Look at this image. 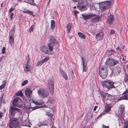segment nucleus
I'll return each instance as SVG.
<instances>
[{
	"label": "nucleus",
	"instance_id": "1",
	"mask_svg": "<svg viewBox=\"0 0 128 128\" xmlns=\"http://www.w3.org/2000/svg\"><path fill=\"white\" fill-rule=\"evenodd\" d=\"M58 43L56 39L54 36H51L49 40V43L48 46L49 47V50L52 51L53 50V47L56 44Z\"/></svg>",
	"mask_w": 128,
	"mask_h": 128
},
{
	"label": "nucleus",
	"instance_id": "2",
	"mask_svg": "<svg viewBox=\"0 0 128 128\" xmlns=\"http://www.w3.org/2000/svg\"><path fill=\"white\" fill-rule=\"evenodd\" d=\"M108 70L107 67L104 66L99 70L98 72L100 76L103 79H105L107 76Z\"/></svg>",
	"mask_w": 128,
	"mask_h": 128
},
{
	"label": "nucleus",
	"instance_id": "3",
	"mask_svg": "<svg viewBox=\"0 0 128 128\" xmlns=\"http://www.w3.org/2000/svg\"><path fill=\"white\" fill-rule=\"evenodd\" d=\"M17 112H18L19 113V114L20 115L21 114V110L18 108L11 106L9 110L10 118L14 117L15 114Z\"/></svg>",
	"mask_w": 128,
	"mask_h": 128
},
{
	"label": "nucleus",
	"instance_id": "4",
	"mask_svg": "<svg viewBox=\"0 0 128 128\" xmlns=\"http://www.w3.org/2000/svg\"><path fill=\"white\" fill-rule=\"evenodd\" d=\"M9 126L11 128H16L19 125L18 120L17 118H10Z\"/></svg>",
	"mask_w": 128,
	"mask_h": 128
},
{
	"label": "nucleus",
	"instance_id": "5",
	"mask_svg": "<svg viewBox=\"0 0 128 128\" xmlns=\"http://www.w3.org/2000/svg\"><path fill=\"white\" fill-rule=\"evenodd\" d=\"M39 96L42 98H46L49 95V92L48 91L45 89H39L38 90Z\"/></svg>",
	"mask_w": 128,
	"mask_h": 128
},
{
	"label": "nucleus",
	"instance_id": "6",
	"mask_svg": "<svg viewBox=\"0 0 128 128\" xmlns=\"http://www.w3.org/2000/svg\"><path fill=\"white\" fill-rule=\"evenodd\" d=\"M114 84L112 81L108 80L104 82L102 86L104 88H111L115 87L114 85Z\"/></svg>",
	"mask_w": 128,
	"mask_h": 128
},
{
	"label": "nucleus",
	"instance_id": "7",
	"mask_svg": "<svg viewBox=\"0 0 128 128\" xmlns=\"http://www.w3.org/2000/svg\"><path fill=\"white\" fill-rule=\"evenodd\" d=\"M22 100L18 97L15 98L14 99L12 102V104L14 107H17L20 108V104L22 103Z\"/></svg>",
	"mask_w": 128,
	"mask_h": 128
},
{
	"label": "nucleus",
	"instance_id": "8",
	"mask_svg": "<svg viewBox=\"0 0 128 128\" xmlns=\"http://www.w3.org/2000/svg\"><path fill=\"white\" fill-rule=\"evenodd\" d=\"M105 63L106 65L110 66H114L117 64H118L119 62L118 60L110 58H107Z\"/></svg>",
	"mask_w": 128,
	"mask_h": 128
},
{
	"label": "nucleus",
	"instance_id": "9",
	"mask_svg": "<svg viewBox=\"0 0 128 128\" xmlns=\"http://www.w3.org/2000/svg\"><path fill=\"white\" fill-rule=\"evenodd\" d=\"M124 106L123 105H120L118 110V116L120 118H123L124 116Z\"/></svg>",
	"mask_w": 128,
	"mask_h": 128
},
{
	"label": "nucleus",
	"instance_id": "10",
	"mask_svg": "<svg viewBox=\"0 0 128 128\" xmlns=\"http://www.w3.org/2000/svg\"><path fill=\"white\" fill-rule=\"evenodd\" d=\"M48 87L50 90V92L52 94H53L54 88L53 81L50 80H49L48 81Z\"/></svg>",
	"mask_w": 128,
	"mask_h": 128
},
{
	"label": "nucleus",
	"instance_id": "11",
	"mask_svg": "<svg viewBox=\"0 0 128 128\" xmlns=\"http://www.w3.org/2000/svg\"><path fill=\"white\" fill-rule=\"evenodd\" d=\"M107 100L110 104H115L114 101L113 97L111 95L108 94L106 96Z\"/></svg>",
	"mask_w": 128,
	"mask_h": 128
},
{
	"label": "nucleus",
	"instance_id": "12",
	"mask_svg": "<svg viewBox=\"0 0 128 128\" xmlns=\"http://www.w3.org/2000/svg\"><path fill=\"white\" fill-rule=\"evenodd\" d=\"M40 50L44 53L48 54H51L48 51V48L47 46H42L40 48Z\"/></svg>",
	"mask_w": 128,
	"mask_h": 128
},
{
	"label": "nucleus",
	"instance_id": "13",
	"mask_svg": "<svg viewBox=\"0 0 128 128\" xmlns=\"http://www.w3.org/2000/svg\"><path fill=\"white\" fill-rule=\"evenodd\" d=\"M96 16V15L95 14L92 13L90 14H88L85 15H82V16L84 19L85 20L89 19L92 17Z\"/></svg>",
	"mask_w": 128,
	"mask_h": 128
},
{
	"label": "nucleus",
	"instance_id": "14",
	"mask_svg": "<svg viewBox=\"0 0 128 128\" xmlns=\"http://www.w3.org/2000/svg\"><path fill=\"white\" fill-rule=\"evenodd\" d=\"M113 4L112 2V1H108L102 3L101 4L103 5H104L106 6V8H108Z\"/></svg>",
	"mask_w": 128,
	"mask_h": 128
},
{
	"label": "nucleus",
	"instance_id": "15",
	"mask_svg": "<svg viewBox=\"0 0 128 128\" xmlns=\"http://www.w3.org/2000/svg\"><path fill=\"white\" fill-rule=\"evenodd\" d=\"M24 67V71L26 72H28L30 71L32 69V67L28 64H25V66Z\"/></svg>",
	"mask_w": 128,
	"mask_h": 128
},
{
	"label": "nucleus",
	"instance_id": "16",
	"mask_svg": "<svg viewBox=\"0 0 128 128\" xmlns=\"http://www.w3.org/2000/svg\"><path fill=\"white\" fill-rule=\"evenodd\" d=\"M81 2H80V3H78V7H80V9L82 11H83L84 10H86L87 6L86 5H84V4H81Z\"/></svg>",
	"mask_w": 128,
	"mask_h": 128
},
{
	"label": "nucleus",
	"instance_id": "17",
	"mask_svg": "<svg viewBox=\"0 0 128 128\" xmlns=\"http://www.w3.org/2000/svg\"><path fill=\"white\" fill-rule=\"evenodd\" d=\"M60 72L62 76L66 80L68 79V77L65 72L62 69L60 68Z\"/></svg>",
	"mask_w": 128,
	"mask_h": 128
},
{
	"label": "nucleus",
	"instance_id": "18",
	"mask_svg": "<svg viewBox=\"0 0 128 128\" xmlns=\"http://www.w3.org/2000/svg\"><path fill=\"white\" fill-rule=\"evenodd\" d=\"M32 90L30 88H27L25 91V94L28 97H30Z\"/></svg>",
	"mask_w": 128,
	"mask_h": 128
},
{
	"label": "nucleus",
	"instance_id": "19",
	"mask_svg": "<svg viewBox=\"0 0 128 128\" xmlns=\"http://www.w3.org/2000/svg\"><path fill=\"white\" fill-rule=\"evenodd\" d=\"M103 36V32H101L97 34L96 35V40H99L102 39Z\"/></svg>",
	"mask_w": 128,
	"mask_h": 128
},
{
	"label": "nucleus",
	"instance_id": "20",
	"mask_svg": "<svg viewBox=\"0 0 128 128\" xmlns=\"http://www.w3.org/2000/svg\"><path fill=\"white\" fill-rule=\"evenodd\" d=\"M114 20L113 16L112 14H110L108 18V22L109 24H112Z\"/></svg>",
	"mask_w": 128,
	"mask_h": 128
},
{
	"label": "nucleus",
	"instance_id": "21",
	"mask_svg": "<svg viewBox=\"0 0 128 128\" xmlns=\"http://www.w3.org/2000/svg\"><path fill=\"white\" fill-rule=\"evenodd\" d=\"M100 18V16H97L91 19V21L92 22H96L99 21Z\"/></svg>",
	"mask_w": 128,
	"mask_h": 128
},
{
	"label": "nucleus",
	"instance_id": "22",
	"mask_svg": "<svg viewBox=\"0 0 128 128\" xmlns=\"http://www.w3.org/2000/svg\"><path fill=\"white\" fill-rule=\"evenodd\" d=\"M32 102L33 103H34L36 104H38L39 105L43 104L44 102L42 100H40V101H36L35 100H32Z\"/></svg>",
	"mask_w": 128,
	"mask_h": 128
},
{
	"label": "nucleus",
	"instance_id": "23",
	"mask_svg": "<svg viewBox=\"0 0 128 128\" xmlns=\"http://www.w3.org/2000/svg\"><path fill=\"white\" fill-rule=\"evenodd\" d=\"M48 122L46 121L40 122L38 124V126H47L48 125Z\"/></svg>",
	"mask_w": 128,
	"mask_h": 128
},
{
	"label": "nucleus",
	"instance_id": "24",
	"mask_svg": "<svg viewBox=\"0 0 128 128\" xmlns=\"http://www.w3.org/2000/svg\"><path fill=\"white\" fill-rule=\"evenodd\" d=\"M82 60L83 66V71L86 72L87 70V68H86V62H85L84 60L82 58Z\"/></svg>",
	"mask_w": 128,
	"mask_h": 128
},
{
	"label": "nucleus",
	"instance_id": "25",
	"mask_svg": "<svg viewBox=\"0 0 128 128\" xmlns=\"http://www.w3.org/2000/svg\"><path fill=\"white\" fill-rule=\"evenodd\" d=\"M14 37L13 35H11L9 37V43L11 44L14 43Z\"/></svg>",
	"mask_w": 128,
	"mask_h": 128
},
{
	"label": "nucleus",
	"instance_id": "26",
	"mask_svg": "<svg viewBox=\"0 0 128 128\" xmlns=\"http://www.w3.org/2000/svg\"><path fill=\"white\" fill-rule=\"evenodd\" d=\"M100 94L101 95L102 97V99L105 98L106 96H107L108 94V93H105L104 92H100Z\"/></svg>",
	"mask_w": 128,
	"mask_h": 128
},
{
	"label": "nucleus",
	"instance_id": "27",
	"mask_svg": "<svg viewBox=\"0 0 128 128\" xmlns=\"http://www.w3.org/2000/svg\"><path fill=\"white\" fill-rule=\"evenodd\" d=\"M128 99V93L125 94L122 96L121 97L118 99L119 100H120L122 99Z\"/></svg>",
	"mask_w": 128,
	"mask_h": 128
},
{
	"label": "nucleus",
	"instance_id": "28",
	"mask_svg": "<svg viewBox=\"0 0 128 128\" xmlns=\"http://www.w3.org/2000/svg\"><path fill=\"white\" fill-rule=\"evenodd\" d=\"M55 23L54 20H52L51 21V28L52 29H54L55 28Z\"/></svg>",
	"mask_w": 128,
	"mask_h": 128
},
{
	"label": "nucleus",
	"instance_id": "29",
	"mask_svg": "<svg viewBox=\"0 0 128 128\" xmlns=\"http://www.w3.org/2000/svg\"><path fill=\"white\" fill-rule=\"evenodd\" d=\"M78 35L80 37L83 39H84L86 38L85 35L81 32H79L78 33Z\"/></svg>",
	"mask_w": 128,
	"mask_h": 128
},
{
	"label": "nucleus",
	"instance_id": "30",
	"mask_svg": "<svg viewBox=\"0 0 128 128\" xmlns=\"http://www.w3.org/2000/svg\"><path fill=\"white\" fill-rule=\"evenodd\" d=\"M111 107L108 105H106L105 107L104 110L106 112H108L110 111L111 109Z\"/></svg>",
	"mask_w": 128,
	"mask_h": 128
},
{
	"label": "nucleus",
	"instance_id": "31",
	"mask_svg": "<svg viewBox=\"0 0 128 128\" xmlns=\"http://www.w3.org/2000/svg\"><path fill=\"white\" fill-rule=\"evenodd\" d=\"M26 2L32 5L35 6L36 4L34 2V0H26Z\"/></svg>",
	"mask_w": 128,
	"mask_h": 128
},
{
	"label": "nucleus",
	"instance_id": "32",
	"mask_svg": "<svg viewBox=\"0 0 128 128\" xmlns=\"http://www.w3.org/2000/svg\"><path fill=\"white\" fill-rule=\"evenodd\" d=\"M72 25L70 24H68L66 26L67 31L68 32H69L71 28L72 27Z\"/></svg>",
	"mask_w": 128,
	"mask_h": 128
},
{
	"label": "nucleus",
	"instance_id": "33",
	"mask_svg": "<svg viewBox=\"0 0 128 128\" xmlns=\"http://www.w3.org/2000/svg\"><path fill=\"white\" fill-rule=\"evenodd\" d=\"M16 95L17 96H23V94L21 90H20L16 93Z\"/></svg>",
	"mask_w": 128,
	"mask_h": 128
},
{
	"label": "nucleus",
	"instance_id": "34",
	"mask_svg": "<svg viewBox=\"0 0 128 128\" xmlns=\"http://www.w3.org/2000/svg\"><path fill=\"white\" fill-rule=\"evenodd\" d=\"M116 70L114 75H117L119 74L120 72V68H116Z\"/></svg>",
	"mask_w": 128,
	"mask_h": 128
},
{
	"label": "nucleus",
	"instance_id": "35",
	"mask_svg": "<svg viewBox=\"0 0 128 128\" xmlns=\"http://www.w3.org/2000/svg\"><path fill=\"white\" fill-rule=\"evenodd\" d=\"M6 84V81L4 80L2 82V84L0 86V89L2 90L5 86Z\"/></svg>",
	"mask_w": 128,
	"mask_h": 128
},
{
	"label": "nucleus",
	"instance_id": "36",
	"mask_svg": "<svg viewBox=\"0 0 128 128\" xmlns=\"http://www.w3.org/2000/svg\"><path fill=\"white\" fill-rule=\"evenodd\" d=\"M23 123L24 124L23 125L24 126H28V124L29 122L28 120H26L23 122Z\"/></svg>",
	"mask_w": 128,
	"mask_h": 128
},
{
	"label": "nucleus",
	"instance_id": "37",
	"mask_svg": "<svg viewBox=\"0 0 128 128\" xmlns=\"http://www.w3.org/2000/svg\"><path fill=\"white\" fill-rule=\"evenodd\" d=\"M100 7L101 8V9L103 11H104L106 10V8H107L104 5H102L101 4L100 5Z\"/></svg>",
	"mask_w": 128,
	"mask_h": 128
},
{
	"label": "nucleus",
	"instance_id": "38",
	"mask_svg": "<svg viewBox=\"0 0 128 128\" xmlns=\"http://www.w3.org/2000/svg\"><path fill=\"white\" fill-rule=\"evenodd\" d=\"M46 105H44L42 107L37 106H35L34 107H33L32 108V110H35L36 109H38V108H41L44 107H46Z\"/></svg>",
	"mask_w": 128,
	"mask_h": 128
},
{
	"label": "nucleus",
	"instance_id": "39",
	"mask_svg": "<svg viewBox=\"0 0 128 128\" xmlns=\"http://www.w3.org/2000/svg\"><path fill=\"white\" fill-rule=\"evenodd\" d=\"M44 62H43L42 60V61H39L37 62L36 64V66H40Z\"/></svg>",
	"mask_w": 128,
	"mask_h": 128
},
{
	"label": "nucleus",
	"instance_id": "40",
	"mask_svg": "<svg viewBox=\"0 0 128 128\" xmlns=\"http://www.w3.org/2000/svg\"><path fill=\"white\" fill-rule=\"evenodd\" d=\"M50 58L48 56H46L43 60H42L44 63L48 60L50 59Z\"/></svg>",
	"mask_w": 128,
	"mask_h": 128
},
{
	"label": "nucleus",
	"instance_id": "41",
	"mask_svg": "<svg viewBox=\"0 0 128 128\" xmlns=\"http://www.w3.org/2000/svg\"><path fill=\"white\" fill-rule=\"evenodd\" d=\"M28 82V81L27 80H26L23 81L22 84L21 85L22 86H25Z\"/></svg>",
	"mask_w": 128,
	"mask_h": 128
},
{
	"label": "nucleus",
	"instance_id": "42",
	"mask_svg": "<svg viewBox=\"0 0 128 128\" xmlns=\"http://www.w3.org/2000/svg\"><path fill=\"white\" fill-rule=\"evenodd\" d=\"M124 128H128V122H124Z\"/></svg>",
	"mask_w": 128,
	"mask_h": 128
},
{
	"label": "nucleus",
	"instance_id": "43",
	"mask_svg": "<svg viewBox=\"0 0 128 128\" xmlns=\"http://www.w3.org/2000/svg\"><path fill=\"white\" fill-rule=\"evenodd\" d=\"M125 82L126 83H128V76L126 75L125 78Z\"/></svg>",
	"mask_w": 128,
	"mask_h": 128
},
{
	"label": "nucleus",
	"instance_id": "44",
	"mask_svg": "<svg viewBox=\"0 0 128 128\" xmlns=\"http://www.w3.org/2000/svg\"><path fill=\"white\" fill-rule=\"evenodd\" d=\"M108 52H109L111 53V54H113L112 52H113L114 54L116 53L115 52V51H114L113 50H109Z\"/></svg>",
	"mask_w": 128,
	"mask_h": 128
},
{
	"label": "nucleus",
	"instance_id": "45",
	"mask_svg": "<svg viewBox=\"0 0 128 128\" xmlns=\"http://www.w3.org/2000/svg\"><path fill=\"white\" fill-rule=\"evenodd\" d=\"M33 25H32L30 28L29 30V32H31L33 30Z\"/></svg>",
	"mask_w": 128,
	"mask_h": 128
},
{
	"label": "nucleus",
	"instance_id": "46",
	"mask_svg": "<svg viewBox=\"0 0 128 128\" xmlns=\"http://www.w3.org/2000/svg\"><path fill=\"white\" fill-rule=\"evenodd\" d=\"M74 2H78V3H80V2H82L81 0H72Z\"/></svg>",
	"mask_w": 128,
	"mask_h": 128
},
{
	"label": "nucleus",
	"instance_id": "47",
	"mask_svg": "<svg viewBox=\"0 0 128 128\" xmlns=\"http://www.w3.org/2000/svg\"><path fill=\"white\" fill-rule=\"evenodd\" d=\"M5 48L4 47H3L2 50V54H4L5 53Z\"/></svg>",
	"mask_w": 128,
	"mask_h": 128
},
{
	"label": "nucleus",
	"instance_id": "48",
	"mask_svg": "<svg viewBox=\"0 0 128 128\" xmlns=\"http://www.w3.org/2000/svg\"><path fill=\"white\" fill-rule=\"evenodd\" d=\"M28 13L31 15H33V12L32 11L28 10Z\"/></svg>",
	"mask_w": 128,
	"mask_h": 128
},
{
	"label": "nucleus",
	"instance_id": "49",
	"mask_svg": "<svg viewBox=\"0 0 128 128\" xmlns=\"http://www.w3.org/2000/svg\"><path fill=\"white\" fill-rule=\"evenodd\" d=\"M14 13H11L10 15V18L11 20H12L13 19V16H14Z\"/></svg>",
	"mask_w": 128,
	"mask_h": 128
},
{
	"label": "nucleus",
	"instance_id": "50",
	"mask_svg": "<svg viewBox=\"0 0 128 128\" xmlns=\"http://www.w3.org/2000/svg\"><path fill=\"white\" fill-rule=\"evenodd\" d=\"M115 33L114 31L113 30H112L110 32V33L111 34H114Z\"/></svg>",
	"mask_w": 128,
	"mask_h": 128
},
{
	"label": "nucleus",
	"instance_id": "51",
	"mask_svg": "<svg viewBox=\"0 0 128 128\" xmlns=\"http://www.w3.org/2000/svg\"><path fill=\"white\" fill-rule=\"evenodd\" d=\"M14 29H12V30L10 32L12 34V35H13V34L14 33Z\"/></svg>",
	"mask_w": 128,
	"mask_h": 128
},
{
	"label": "nucleus",
	"instance_id": "52",
	"mask_svg": "<svg viewBox=\"0 0 128 128\" xmlns=\"http://www.w3.org/2000/svg\"><path fill=\"white\" fill-rule=\"evenodd\" d=\"M102 128H109L108 126H106L104 125H102Z\"/></svg>",
	"mask_w": 128,
	"mask_h": 128
},
{
	"label": "nucleus",
	"instance_id": "53",
	"mask_svg": "<svg viewBox=\"0 0 128 128\" xmlns=\"http://www.w3.org/2000/svg\"><path fill=\"white\" fill-rule=\"evenodd\" d=\"M3 96V94H2L1 95V96L0 98V100L2 101Z\"/></svg>",
	"mask_w": 128,
	"mask_h": 128
},
{
	"label": "nucleus",
	"instance_id": "54",
	"mask_svg": "<svg viewBox=\"0 0 128 128\" xmlns=\"http://www.w3.org/2000/svg\"><path fill=\"white\" fill-rule=\"evenodd\" d=\"M126 93H128V88L126 89V91L124 92L123 94H126Z\"/></svg>",
	"mask_w": 128,
	"mask_h": 128
},
{
	"label": "nucleus",
	"instance_id": "55",
	"mask_svg": "<svg viewBox=\"0 0 128 128\" xmlns=\"http://www.w3.org/2000/svg\"><path fill=\"white\" fill-rule=\"evenodd\" d=\"M14 10V9L13 8H10L9 10V12L10 13H11L12 11Z\"/></svg>",
	"mask_w": 128,
	"mask_h": 128
},
{
	"label": "nucleus",
	"instance_id": "56",
	"mask_svg": "<svg viewBox=\"0 0 128 128\" xmlns=\"http://www.w3.org/2000/svg\"><path fill=\"white\" fill-rule=\"evenodd\" d=\"M30 60V58H28L27 59V61H26V64H28V62H29V61Z\"/></svg>",
	"mask_w": 128,
	"mask_h": 128
},
{
	"label": "nucleus",
	"instance_id": "57",
	"mask_svg": "<svg viewBox=\"0 0 128 128\" xmlns=\"http://www.w3.org/2000/svg\"><path fill=\"white\" fill-rule=\"evenodd\" d=\"M2 116V112H0V119H1Z\"/></svg>",
	"mask_w": 128,
	"mask_h": 128
},
{
	"label": "nucleus",
	"instance_id": "58",
	"mask_svg": "<svg viewBox=\"0 0 128 128\" xmlns=\"http://www.w3.org/2000/svg\"><path fill=\"white\" fill-rule=\"evenodd\" d=\"M98 108V106H95L94 107V111L96 110V108Z\"/></svg>",
	"mask_w": 128,
	"mask_h": 128
},
{
	"label": "nucleus",
	"instance_id": "59",
	"mask_svg": "<svg viewBox=\"0 0 128 128\" xmlns=\"http://www.w3.org/2000/svg\"><path fill=\"white\" fill-rule=\"evenodd\" d=\"M28 10H27L26 11H24V13H28Z\"/></svg>",
	"mask_w": 128,
	"mask_h": 128
},
{
	"label": "nucleus",
	"instance_id": "60",
	"mask_svg": "<svg viewBox=\"0 0 128 128\" xmlns=\"http://www.w3.org/2000/svg\"><path fill=\"white\" fill-rule=\"evenodd\" d=\"M121 49H119V50H118V52H121Z\"/></svg>",
	"mask_w": 128,
	"mask_h": 128
},
{
	"label": "nucleus",
	"instance_id": "61",
	"mask_svg": "<svg viewBox=\"0 0 128 128\" xmlns=\"http://www.w3.org/2000/svg\"><path fill=\"white\" fill-rule=\"evenodd\" d=\"M119 48L118 47L116 49L117 51L118 50H119Z\"/></svg>",
	"mask_w": 128,
	"mask_h": 128
},
{
	"label": "nucleus",
	"instance_id": "62",
	"mask_svg": "<svg viewBox=\"0 0 128 128\" xmlns=\"http://www.w3.org/2000/svg\"><path fill=\"white\" fill-rule=\"evenodd\" d=\"M2 59V58H0V62L1 61Z\"/></svg>",
	"mask_w": 128,
	"mask_h": 128
},
{
	"label": "nucleus",
	"instance_id": "63",
	"mask_svg": "<svg viewBox=\"0 0 128 128\" xmlns=\"http://www.w3.org/2000/svg\"><path fill=\"white\" fill-rule=\"evenodd\" d=\"M76 12H77V11L76 10H75V11H74V12L75 13H76Z\"/></svg>",
	"mask_w": 128,
	"mask_h": 128
},
{
	"label": "nucleus",
	"instance_id": "64",
	"mask_svg": "<svg viewBox=\"0 0 128 128\" xmlns=\"http://www.w3.org/2000/svg\"><path fill=\"white\" fill-rule=\"evenodd\" d=\"M126 67L128 69V64H127L126 66Z\"/></svg>",
	"mask_w": 128,
	"mask_h": 128
}]
</instances>
